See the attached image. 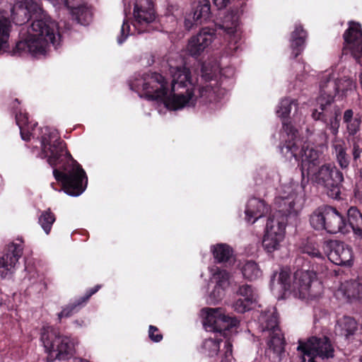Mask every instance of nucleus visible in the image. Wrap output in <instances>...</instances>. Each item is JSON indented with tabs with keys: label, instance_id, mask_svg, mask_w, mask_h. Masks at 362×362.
I'll return each instance as SVG.
<instances>
[{
	"label": "nucleus",
	"instance_id": "obj_27",
	"mask_svg": "<svg viewBox=\"0 0 362 362\" xmlns=\"http://www.w3.org/2000/svg\"><path fill=\"white\" fill-rule=\"evenodd\" d=\"M293 103V100H291L288 98H284L281 100L279 105V109L276 110V114L278 115V116L281 117L284 119L282 121V125H283L282 136H283V142L284 143L279 146L280 149H281V146H283L286 144V140L288 139V132H286V131L284 128L285 125H291L294 129H296L297 132L296 136H298V138H299L300 140H301L300 138L299 134H298V131L290 122H287L288 117L289 116L291 111V107H292Z\"/></svg>",
	"mask_w": 362,
	"mask_h": 362
},
{
	"label": "nucleus",
	"instance_id": "obj_42",
	"mask_svg": "<svg viewBox=\"0 0 362 362\" xmlns=\"http://www.w3.org/2000/svg\"><path fill=\"white\" fill-rule=\"evenodd\" d=\"M148 337L153 342H160L163 339V334L157 327L150 325L148 328Z\"/></svg>",
	"mask_w": 362,
	"mask_h": 362
},
{
	"label": "nucleus",
	"instance_id": "obj_45",
	"mask_svg": "<svg viewBox=\"0 0 362 362\" xmlns=\"http://www.w3.org/2000/svg\"><path fill=\"white\" fill-rule=\"evenodd\" d=\"M130 25L128 21H124L121 27L120 35L117 37V42L121 45L122 44L129 35Z\"/></svg>",
	"mask_w": 362,
	"mask_h": 362
},
{
	"label": "nucleus",
	"instance_id": "obj_35",
	"mask_svg": "<svg viewBox=\"0 0 362 362\" xmlns=\"http://www.w3.org/2000/svg\"><path fill=\"white\" fill-rule=\"evenodd\" d=\"M240 270L243 277L249 281L256 280L262 276V270L258 264L252 260L246 261Z\"/></svg>",
	"mask_w": 362,
	"mask_h": 362
},
{
	"label": "nucleus",
	"instance_id": "obj_14",
	"mask_svg": "<svg viewBox=\"0 0 362 362\" xmlns=\"http://www.w3.org/2000/svg\"><path fill=\"white\" fill-rule=\"evenodd\" d=\"M344 40L342 54H351L356 62L362 66V29L358 23H349V28L343 34Z\"/></svg>",
	"mask_w": 362,
	"mask_h": 362
},
{
	"label": "nucleus",
	"instance_id": "obj_25",
	"mask_svg": "<svg viewBox=\"0 0 362 362\" xmlns=\"http://www.w3.org/2000/svg\"><path fill=\"white\" fill-rule=\"evenodd\" d=\"M327 263V260L322 255L310 260L305 259L304 257H298L296 259L298 267L302 264L305 268L309 269V272L313 274L315 279H317V274H325L327 273L328 270Z\"/></svg>",
	"mask_w": 362,
	"mask_h": 362
},
{
	"label": "nucleus",
	"instance_id": "obj_17",
	"mask_svg": "<svg viewBox=\"0 0 362 362\" xmlns=\"http://www.w3.org/2000/svg\"><path fill=\"white\" fill-rule=\"evenodd\" d=\"M134 26L139 33L148 31L147 27L156 18L151 0H136L134 8Z\"/></svg>",
	"mask_w": 362,
	"mask_h": 362
},
{
	"label": "nucleus",
	"instance_id": "obj_29",
	"mask_svg": "<svg viewBox=\"0 0 362 362\" xmlns=\"http://www.w3.org/2000/svg\"><path fill=\"white\" fill-rule=\"evenodd\" d=\"M347 233L351 228L355 235L362 238V214L361 211L356 207L351 206L347 211Z\"/></svg>",
	"mask_w": 362,
	"mask_h": 362
},
{
	"label": "nucleus",
	"instance_id": "obj_38",
	"mask_svg": "<svg viewBox=\"0 0 362 362\" xmlns=\"http://www.w3.org/2000/svg\"><path fill=\"white\" fill-rule=\"evenodd\" d=\"M235 297L238 298H247L255 300V295L254 289L251 285L247 284H243L238 285L237 289L235 291Z\"/></svg>",
	"mask_w": 362,
	"mask_h": 362
},
{
	"label": "nucleus",
	"instance_id": "obj_1",
	"mask_svg": "<svg viewBox=\"0 0 362 362\" xmlns=\"http://www.w3.org/2000/svg\"><path fill=\"white\" fill-rule=\"evenodd\" d=\"M40 0H3L10 5V13L0 9V53L8 52V39L12 28V22L23 25L30 20L32 23L20 30L21 38L9 51L12 56H21L30 53L34 56L45 55L50 45L54 48L59 45L61 35L57 23L45 13ZM53 4H66L67 0H49Z\"/></svg>",
	"mask_w": 362,
	"mask_h": 362
},
{
	"label": "nucleus",
	"instance_id": "obj_31",
	"mask_svg": "<svg viewBox=\"0 0 362 362\" xmlns=\"http://www.w3.org/2000/svg\"><path fill=\"white\" fill-rule=\"evenodd\" d=\"M239 4L240 5V10L231 11L230 13L225 16L223 23L221 25V28L228 34L234 33L239 25V13L243 12V6L245 3L242 1Z\"/></svg>",
	"mask_w": 362,
	"mask_h": 362
},
{
	"label": "nucleus",
	"instance_id": "obj_16",
	"mask_svg": "<svg viewBox=\"0 0 362 362\" xmlns=\"http://www.w3.org/2000/svg\"><path fill=\"white\" fill-rule=\"evenodd\" d=\"M324 249L327 253L328 259L340 266H351L354 255L352 248L344 242L337 240H327Z\"/></svg>",
	"mask_w": 362,
	"mask_h": 362
},
{
	"label": "nucleus",
	"instance_id": "obj_12",
	"mask_svg": "<svg viewBox=\"0 0 362 362\" xmlns=\"http://www.w3.org/2000/svg\"><path fill=\"white\" fill-rule=\"evenodd\" d=\"M342 121L346 127L344 133L346 138L352 146L351 153L354 163L357 164L362 153V140L356 136L361 130V117L359 114H355L352 109H347L343 113Z\"/></svg>",
	"mask_w": 362,
	"mask_h": 362
},
{
	"label": "nucleus",
	"instance_id": "obj_3",
	"mask_svg": "<svg viewBox=\"0 0 362 362\" xmlns=\"http://www.w3.org/2000/svg\"><path fill=\"white\" fill-rule=\"evenodd\" d=\"M41 147L42 153L47 158L50 166L59 165V169L53 170V175L55 180L62 183L64 192L73 197L81 194L87 186V175L82 166L71 156L59 132L45 127L42 131Z\"/></svg>",
	"mask_w": 362,
	"mask_h": 362
},
{
	"label": "nucleus",
	"instance_id": "obj_39",
	"mask_svg": "<svg viewBox=\"0 0 362 362\" xmlns=\"http://www.w3.org/2000/svg\"><path fill=\"white\" fill-rule=\"evenodd\" d=\"M278 283L284 291L285 294L288 292L292 293V284L290 282V274L288 272L281 270L278 275Z\"/></svg>",
	"mask_w": 362,
	"mask_h": 362
},
{
	"label": "nucleus",
	"instance_id": "obj_21",
	"mask_svg": "<svg viewBox=\"0 0 362 362\" xmlns=\"http://www.w3.org/2000/svg\"><path fill=\"white\" fill-rule=\"evenodd\" d=\"M23 247L21 244L12 243L7 245L4 252L0 257V276H6L12 273V269L23 255Z\"/></svg>",
	"mask_w": 362,
	"mask_h": 362
},
{
	"label": "nucleus",
	"instance_id": "obj_47",
	"mask_svg": "<svg viewBox=\"0 0 362 362\" xmlns=\"http://www.w3.org/2000/svg\"><path fill=\"white\" fill-rule=\"evenodd\" d=\"M224 291L225 288L220 289V291L219 289H216V286H215L213 291L211 293V296L216 300H219L224 296Z\"/></svg>",
	"mask_w": 362,
	"mask_h": 362
},
{
	"label": "nucleus",
	"instance_id": "obj_22",
	"mask_svg": "<svg viewBox=\"0 0 362 362\" xmlns=\"http://www.w3.org/2000/svg\"><path fill=\"white\" fill-rule=\"evenodd\" d=\"M341 88L340 83H337V80L331 77L322 78L320 84V95L317 99V107H322V105L328 106L337 105L334 103V98Z\"/></svg>",
	"mask_w": 362,
	"mask_h": 362
},
{
	"label": "nucleus",
	"instance_id": "obj_19",
	"mask_svg": "<svg viewBox=\"0 0 362 362\" xmlns=\"http://www.w3.org/2000/svg\"><path fill=\"white\" fill-rule=\"evenodd\" d=\"M216 35V30L213 28H202L199 33L189 40L187 50L193 57H198L204 50L211 45Z\"/></svg>",
	"mask_w": 362,
	"mask_h": 362
},
{
	"label": "nucleus",
	"instance_id": "obj_7",
	"mask_svg": "<svg viewBox=\"0 0 362 362\" xmlns=\"http://www.w3.org/2000/svg\"><path fill=\"white\" fill-rule=\"evenodd\" d=\"M40 340L48 354V361L52 362L56 359L66 361L71 358L74 354V339L62 334L57 329L52 326L42 327Z\"/></svg>",
	"mask_w": 362,
	"mask_h": 362
},
{
	"label": "nucleus",
	"instance_id": "obj_37",
	"mask_svg": "<svg viewBox=\"0 0 362 362\" xmlns=\"http://www.w3.org/2000/svg\"><path fill=\"white\" fill-rule=\"evenodd\" d=\"M235 300L233 304L234 310L238 313H245L252 308L255 300L247 298L235 297Z\"/></svg>",
	"mask_w": 362,
	"mask_h": 362
},
{
	"label": "nucleus",
	"instance_id": "obj_49",
	"mask_svg": "<svg viewBox=\"0 0 362 362\" xmlns=\"http://www.w3.org/2000/svg\"><path fill=\"white\" fill-rule=\"evenodd\" d=\"M359 175H360V177L362 180V168L359 170Z\"/></svg>",
	"mask_w": 362,
	"mask_h": 362
},
{
	"label": "nucleus",
	"instance_id": "obj_10",
	"mask_svg": "<svg viewBox=\"0 0 362 362\" xmlns=\"http://www.w3.org/2000/svg\"><path fill=\"white\" fill-rule=\"evenodd\" d=\"M298 350L310 357L308 362H316L315 357L317 356L322 359L332 358L334 356L333 344L327 336L311 337L306 342H300Z\"/></svg>",
	"mask_w": 362,
	"mask_h": 362
},
{
	"label": "nucleus",
	"instance_id": "obj_51",
	"mask_svg": "<svg viewBox=\"0 0 362 362\" xmlns=\"http://www.w3.org/2000/svg\"><path fill=\"white\" fill-rule=\"evenodd\" d=\"M359 362H362V356L359 358Z\"/></svg>",
	"mask_w": 362,
	"mask_h": 362
},
{
	"label": "nucleus",
	"instance_id": "obj_46",
	"mask_svg": "<svg viewBox=\"0 0 362 362\" xmlns=\"http://www.w3.org/2000/svg\"><path fill=\"white\" fill-rule=\"evenodd\" d=\"M19 129L22 139L25 141H30L31 135L33 134L30 128V125L24 126L23 127H20Z\"/></svg>",
	"mask_w": 362,
	"mask_h": 362
},
{
	"label": "nucleus",
	"instance_id": "obj_40",
	"mask_svg": "<svg viewBox=\"0 0 362 362\" xmlns=\"http://www.w3.org/2000/svg\"><path fill=\"white\" fill-rule=\"evenodd\" d=\"M216 280V289L226 288L229 284V274L226 270L218 271L214 276Z\"/></svg>",
	"mask_w": 362,
	"mask_h": 362
},
{
	"label": "nucleus",
	"instance_id": "obj_32",
	"mask_svg": "<svg viewBox=\"0 0 362 362\" xmlns=\"http://www.w3.org/2000/svg\"><path fill=\"white\" fill-rule=\"evenodd\" d=\"M211 252L216 263L228 262L232 257L233 250L226 243H218L211 246Z\"/></svg>",
	"mask_w": 362,
	"mask_h": 362
},
{
	"label": "nucleus",
	"instance_id": "obj_2",
	"mask_svg": "<svg viewBox=\"0 0 362 362\" xmlns=\"http://www.w3.org/2000/svg\"><path fill=\"white\" fill-rule=\"evenodd\" d=\"M288 139L284 146L281 147V153L285 156L290 154L296 160L301 171L302 180L307 176L308 180L317 186L322 187L328 197L339 199L341 182L344 181L342 173L332 163L320 165V153L313 147L305 146L302 140L296 136L297 132L291 125H285Z\"/></svg>",
	"mask_w": 362,
	"mask_h": 362
},
{
	"label": "nucleus",
	"instance_id": "obj_23",
	"mask_svg": "<svg viewBox=\"0 0 362 362\" xmlns=\"http://www.w3.org/2000/svg\"><path fill=\"white\" fill-rule=\"evenodd\" d=\"M100 288L101 285L97 284L88 289L84 296L76 298L73 302L64 306L62 311L57 314L59 322H60L64 317H70L78 313L87 304L90 297L96 293Z\"/></svg>",
	"mask_w": 362,
	"mask_h": 362
},
{
	"label": "nucleus",
	"instance_id": "obj_8",
	"mask_svg": "<svg viewBox=\"0 0 362 362\" xmlns=\"http://www.w3.org/2000/svg\"><path fill=\"white\" fill-rule=\"evenodd\" d=\"M310 226L316 230H325L328 233L339 232L346 234L348 230L346 217L336 208L322 205L317 207L310 216Z\"/></svg>",
	"mask_w": 362,
	"mask_h": 362
},
{
	"label": "nucleus",
	"instance_id": "obj_13",
	"mask_svg": "<svg viewBox=\"0 0 362 362\" xmlns=\"http://www.w3.org/2000/svg\"><path fill=\"white\" fill-rule=\"evenodd\" d=\"M144 97L151 101H160L167 95L168 82L165 78L157 72L145 74L142 83Z\"/></svg>",
	"mask_w": 362,
	"mask_h": 362
},
{
	"label": "nucleus",
	"instance_id": "obj_36",
	"mask_svg": "<svg viewBox=\"0 0 362 362\" xmlns=\"http://www.w3.org/2000/svg\"><path fill=\"white\" fill-rule=\"evenodd\" d=\"M56 221V216L50 208L42 211L39 217L38 223L46 234H49L52 225Z\"/></svg>",
	"mask_w": 362,
	"mask_h": 362
},
{
	"label": "nucleus",
	"instance_id": "obj_6",
	"mask_svg": "<svg viewBox=\"0 0 362 362\" xmlns=\"http://www.w3.org/2000/svg\"><path fill=\"white\" fill-rule=\"evenodd\" d=\"M217 86L206 85L199 87L198 95L190 90H186L185 93L172 92L169 96L167 95L162 99L165 107L169 110H181L185 107H194L199 103L200 105H207L218 102L221 97Z\"/></svg>",
	"mask_w": 362,
	"mask_h": 362
},
{
	"label": "nucleus",
	"instance_id": "obj_11",
	"mask_svg": "<svg viewBox=\"0 0 362 362\" xmlns=\"http://www.w3.org/2000/svg\"><path fill=\"white\" fill-rule=\"evenodd\" d=\"M300 266L301 268L298 269L293 275L292 293L302 299L317 297L320 292L315 291V288H321L320 284L309 269L305 268L302 264Z\"/></svg>",
	"mask_w": 362,
	"mask_h": 362
},
{
	"label": "nucleus",
	"instance_id": "obj_28",
	"mask_svg": "<svg viewBox=\"0 0 362 362\" xmlns=\"http://www.w3.org/2000/svg\"><path fill=\"white\" fill-rule=\"evenodd\" d=\"M344 296L349 302L359 300L362 302V279H351L346 281L342 287Z\"/></svg>",
	"mask_w": 362,
	"mask_h": 362
},
{
	"label": "nucleus",
	"instance_id": "obj_30",
	"mask_svg": "<svg viewBox=\"0 0 362 362\" xmlns=\"http://www.w3.org/2000/svg\"><path fill=\"white\" fill-rule=\"evenodd\" d=\"M337 329L340 335L348 339L355 334L358 330V324L354 317L345 315L337 320Z\"/></svg>",
	"mask_w": 362,
	"mask_h": 362
},
{
	"label": "nucleus",
	"instance_id": "obj_33",
	"mask_svg": "<svg viewBox=\"0 0 362 362\" xmlns=\"http://www.w3.org/2000/svg\"><path fill=\"white\" fill-rule=\"evenodd\" d=\"M332 147L334 150L337 162L342 169L346 168L350 163V157L346 153L345 144L341 140L335 139Z\"/></svg>",
	"mask_w": 362,
	"mask_h": 362
},
{
	"label": "nucleus",
	"instance_id": "obj_26",
	"mask_svg": "<svg viewBox=\"0 0 362 362\" xmlns=\"http://www.w3.org/2000/svg\"><path fill=\"white\" fill-rule=\"evenodd\" d=\"M306 37L307 31L303 25H296L294 30L291 34V47L294 59H296L303 51Z\"/></svg>",
	"mask_w": 362,
	"mask_h": 362
},
{
	"label": "nucleus",
	"instance_id": "obj_18",
	"mask_svg": "<svg viewBox=\"0 0 362 362\" xmlns=\"http://www.w3.org/2000/svg\"><path fill=\"white\" fill-rule=\"evenodd\" d=\"M172 77L171 92L178 91L180 88H186L194 92V87L197 78H193L191 71L186 66H176L170 68Z\"/></svg>",
	"mask_w": 362,
	"mask_h": 362
},
{
	"label": "nucleus",
	"instance_id": "obj_24",
	"mask_svg": "<svg viewBox=\"0 0 362 362\" xmlns=\"http://www.w3.org/2000/svg\"><path fill=\"white\" fill-rule=\"evenodd\" d=\"M269 210V205L263 199L252 197L247 203L245 218L247 222L254 223L257 219L267 214Z\"/></svg>",
	"mask_w": 362,
	"mask_h": 362
},
{
	"label": "nucleus",
	"instance_id": "obj_20",
	"mask_svg": "<svg viewBox=\"0 0 362 362\" xmlns=\"http://www.w3.org/2000/svg\"><path fill=\"white\" fill-rule=\"evenodd\" d=\"M211 18V4L209 0H198L196 7L185 17L184 25L189 30L194 25L206 22Z\"/></svg>",
	"mask_w": 362,
	"mask_h": 362
},
{
	"label": "nucleus",
	"instance_id": "obj_41",
	"mask_svg": "<svg viewBox=\"0 0 362 362\" xmlns=\"http://www.w3.org/2000/svg\"><path fill=\"white\" fill-rule=\"evenodd\" d=\"M300 252L303 255H308L311 259L322 255L318 247L315 243L307 241L301 247Z\"/></svg>",
	"mask_w": 362,
	"mask_h": 362
},
{
	"label": "nucleus",
	"instance_id": "obj_48",
	"mask_svg": "<svg viewBox=\"0 0 362 362\" xmlns=\"http://www.w3.org/2000/svg\"><path fill=\"white\" fill-rule=\"evenodd\" d=\"M21 103L18 100V99H15L13 101L12 103V108L13 110L14 113L16 115V112H18L20 110H21L18 106L20 105Z\"/></svg>",
	"mask_w": 362,
	"mask_h": 362
},
{
	"label": "nucleus",
	"instance_id": "obj_4",
	"mask_svg": "<svg viewBox=\"0 0 362 362\" xmlns=\"http://www.w3.org/2000/svg\"><path fill=\"white\" fill-rule=\"evenodd\" d=\"M239 321L235 317H230L223 313L221 308H208L204 322L205 329L216 333L214 338L204 341L202 349L209 357L220 353V362H231L233 344L228 334L230 329L238 325Z\"/></svg>",
	"mask_w": 362,
	"mask_h": 362
},
{
	"label": "nucleus",
	"instance_id": "obj_5",
	"mask_svg": "<svg viewBox=\"0 0 362 362\" xmlns=\"http://www.w3.org/2000/svg\"><path fill=\"white\" fill-rule=\"evenodd\" d=\"M287 195L276 197L275 204L277 209L267 218L265 233L262 240V246L269 252L278 250L280 243L284 238L288 217L296 216L297 211L295 205L298 197L291 187H287Z\"/></svg>",
	"mask_w": 362,
	"mask_h": 362
},
{
	"label": "nucleus",
	"instance_id": "obj_9",
	"mask_svg": "<svg viewBox=\"0 0 362 362\" xmlns=\"http://www.w3.org/2000/svg\"><path fill=\"white\" fill-rule=\"evenodd\" d=\"M258 329L262 333H267L269 340L267 346L277 357L284 352V339L279 326V317L276 312L265 311L262 313L258 319Z\"/></svg>",
	"mask_w": 362,
	"mask_h": 362
},
{
	"label": "nucleus",
	"instance_id": "obj_43",
	"mask_svg": "<svg viewBox=\"0 0 362 362\" xmlns=\"http://www.w3.org/2000/svg\"><path fill=\"white\" fill-rule=\"evenodd\" d=\"M16 122L19 128L29 125L28 113L20 110L18 112H16Z\"/></svg>",
	"mask_w": 362,
	"mask_h": 362
},
{
	"label": "nucleus",
	"instance_id": "obj_50",
	"mask_svg": "<svg viewBox=\"0 0 362 362\" xmlns=\"http://www.w3.org/2000/svg\"><path fill=\"white\" fill-rule=\"evenodd\" d=\"M205 77H206V80H208V79H209V78H210V77H209V76H205Z\"/></svg>",
	"mask_w": 362,
	"mask_h": 362
},
{
	"label": "nucleus",
	"instance_id": "obj_15",
	"mask_svg": "<svg viewBox=\"0 0 362 362\" xmlns=\"http://www.w3.org/2000/svg\"><path fill=\"white\" fill-rule=\"evenodd\" d=\"M312 118L315 121H320L325 124V127L337 139L341 119V111L338 105L317 107L311 114Z\"/></svg>",
	"mask_w": 362,
	"mask_h": 362
},
{
	"label": "nucleus",
	"instance_id": "obj_44",
	"mask_svg": "<svg viewBox=\"0 0 362 362\" xmlns=\"http://www.w3.org/2000/svg\"><path fill=\"white\" fill-rule=\"evenodd\" d=\"M337 83H340L341 88L339 89L337 93H341V95H346V92L351 90L353 86L352 81L350 79H337Z\"/></svg>",
	"mask_w": 362,
	"mask_h": 362
},
{
	"label": "nucleus",
	"instance_id": "obj_34",
	"mask_svg": "<svg viewBox=\"0 0 362 362\" xmlns=\"http://www.w3.org/2000/svg\"><path fill=\"white\" fill-rule=\"evenodd\" d=\"M73 20L82 25H88L92 21L93 14L90 10L84 5L75 7L71 11Z\"/></svg>",
	"mask_w": 362,
	"mask_h": 362
}]
</instances>
